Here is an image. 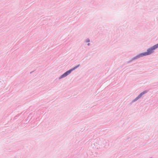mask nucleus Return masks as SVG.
<instances>
[{"label":"nucleus","mask_w":158,"mask_h":158,"mask_svg":"<svg viewBox=\"0 0 158 158\" xmlns=\"http://www.w3.org/2000/svg\"><path fill=\"white\" fill-rule=\"evenodd\" d=\"M79 66V65H78L76 67L73 68L72 69L67 71L64 74H63L60 77V78H62L63 77H64L67 76L68 75H69V74H70L71 72L73 71V70H74L77 68H78Z\"/></svg>","instance_id":"f03ea898"},{"label":"nucleus","mask_w":158,"mask_h":158,"mask_svg":"<svg viewBox=\"0 0 158 158\" xmlns=\"http://www.w3.org/2000/svg\"><path fill=\"white\" fill-rule=\"evenodd\" d=\"M158 48V44L148 49L146 52L139 54L136 56L134 59H137L144 56L149 55L153 53L154 50Z\"/></svg>","instance_id":"f257e3e1"},{"label":"nucleus","mask_w":158,"mask_h":158,"mask_svg":"<svg viewBox=\"0 0 158 158\" xmlns=\"http://www.w3.org/2000/svg\"><path fill=\"white\" fill-rule=\"evenodd\" d=\"M147 92L146 91H144L142 93H141L136 98L137 99H138L139 98L142 96L144 94L146 93Z\"/></svg>","instance_id":"20e7f679"},{"label":"nucleus","mask_w":158,"mask_h":158,"mask_svg":"<svg viewBox=\"0 0 158 158\" xmlns=\"http://www.w3.org/2000/svg\"><path fill=\"white\" fill-rule=\"evenodd\" d=\"M79 66V65H78L76 67L73 68L72 69L67 71L64 74H63L60 77V78H62L63 77H64L67 76L68 75H69V74H70L71 72L73 71V70H74L77 68H78Z\"/></svg>","instance_id":"7ed1b4c3"}]
</instances>
